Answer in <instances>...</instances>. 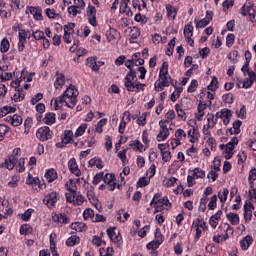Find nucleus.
I'll return each mask as SVG.
<instances>
[{"instance_id": "nucleus-30", "label": "nucleus", "mask_w": 256, "mask_h": 256, "mask_svg": "<svg viewBox=\"0 0 256 256\" xmlns=\"http://www.w3.org/2000/svg\"><path fill=\"white\" fill-rule=\"evenodd\" d=\"M88 167H96V169H103L105 165L103 164V160L99 157H94L88 161Z\"/></svg>"}, {"instance_id": "nucleus-27", "label": "nucleus", "mask_w": 256, "mask_h": 256, "mask_svg": "<svg viewBox=\"0 0 256 256\" xmlns=\"http://www.w3.org/2000/svg\"><path fill=\"white\" fill-rule=\"evenodd\" d=\"M44 177L48 183H53L58 177L57 170L54 168L46 170Z\"/></svg>"}, {"instance_id": "nucleus-5", "label": "nucleus", "mask_w": 256, "mask_h": 256, "mask_svg": "<svg viewBox=\"0 0 256 256\" xmlns=\"http://www.w3.org/2000/svg\"><path fill=\"white\" fill-rule=\"evenodd\" d=\"M208 229L209 228L207 227V222H205L203 218L198 217L195 220H193L191 225V232L194 235L195 241H199L203 233H205V231H208Z\"/></svg>"}, {"instance_id": "nucleus-39", "label": "nucleus", "mask_w": 256, "mask_h": 256, "mask_svg": "<svg viewBox=\"0 0 256 256\" xmlns=\"http://www.w3.org/2000/svg\"><path fill=\"white\" fill-rule=\"evenodd\" d=\"M226 219L231 223V225H239V214L230 212L226 214Z\"/></svg>"}, {"instance_id": "nucleus-32", "label": "nucleus", "mask_w": 256, "mask_h": 256, "mask_svg": "<svg viewBox=\"0 0 256 256\" xmlns=\"http://www.w3.org/2000/svg\"><path fill=\"white\" fill-rule=\"evenodd\" d=\"M189 173L196 179H205V170L201 169L200 167L189 170Z\"/></svg>"}, {"instance_id": "nucleus-19", "label": "nucleus", "mask_w": 256, "mask_h": 256, "mask_svg": "<svg viewBox=\"0 0 256 256\" xmlns=\"http://www.w3.org/2000/svg\"><path fill=\"white\" fill-rule=\"evenodd\" d=\"M127 123H131V112L125 111L122 116V120L119 124L118 132L123 135L125 133V129L127 127Z\"/></svg>"}, {"instance_id": "nucleus-25", "label": "nucleus", "mask_w": 256, "mask_h": 256, "mask_svg": "<svg viewBox=\"0 0 256 256\" xmlns=\"http://www.w3.org/2000/svg\"><path fill=\"white\" fill-rule=\"evenodd\" d=\"M6 121L13 125V127H19V125L23 123V117H21V115L14 114L12 116H7Z\"/></svg>"}, {"instance_id": "nucleus-28", "label": "nucleus", "mask_w": 256, "mask_h": 256, "mask_svg": "<svg viewBox=\"0 0 256 256\" xmlns=\"http://www.w3.org/2000/svg\"><path fill=\"white\" fill-rule=\"evenodd\" d=\"M130 147L134 151H139V153H143V151H147V148L145 147V145H143V143H141V141L139 140H132L130 142Z\"/></svg>"}, {"instance_id": "nucleus-13", "label": "nucleus", "mask_w": 256, "mask_h": 256, "mask_svg": "<svg viewBox=\"0 0 256 256\" xmlns=\"http://www.w3.org/2000/svg\"><path fill=\"white\" fill-rule=\"evenodd\" d=\"M86 15L88 19V23L92 25V27H96L97 25V9L95 6L90 5L86 9Z\"/></svg>"}, {"instance_id": "nucleus-11", "label": "nucleus", "mask_w": 256, "mask_h": 256, "mask_svg": "<svg viewBox=\"0 0 256 256\" xmlns=\"http://www.w3.org/2000/svg\"><path fill=\"white\" fill-rule=\"evenodd\" d=\"M57 201H59V192L56 191L48 193L43 199L44 205H47L49 209H53L57 205Z\"/></svg>"}, {"instance_id": "nucleus-50", "label": "nucleus", "mask_w": 256, "mask_h": 256, "mask_svg": "<svg viewBox=\"0 0 256 256\" xmlns=\"http://www.w3.org/2000/svg\"><path fill=\"white\" fill-rule=\"evenodd\" d=\"M120 13H126V15H129V0H121Z\"/></svg>"}, {"instance_id": "nucleus-42", "label": "nucleus", "mask_w": 256, "mask_h": 256, "mask_svg": "<svg viewBox=\"0 0 256 256\" xmlns=\"http://www.w3.org/2000/svg\"><path fill=\"white\" fill-rule=\"evenodd\" d=\"M227 197H229V189L224 188L218 192L220 203L225 204L227 202Z\"/></svg>"}, {"instance_id": "nucleus-43", "label": "nucleus", "mask_w": 256, "mask_h": 256, "mask_svg": "<svg viewBox=\"0 0 256 256\" xmlns=\"http://www.w3.org/2000/svg\"><path fill=\"white\" fill-rule=\"evenodd\" d=\"M87 127H89V124L83 123L81 124L75 131L74 137H83L85 135V131H87Z\"/></svg>"}, {"instance_id": "nucleus-4", "label": "nucleus", "mask_w": 256, "mask_h": 256, "mask_svg": "<svg viewBox=\"0 0 256 256\" xmlns=\"http://www.w3.org/2000/svg\"><path fill=\"white\" fill-rule=\"evenodd\" d=\"M218 233L220 234L213 237L214 243H223L224 241H227L229 236L235 233V230L229 223H221L218 227Z\"/></svg>"}, {"instance_id": "nucleus-54", "label": "nucleus", "mask_w": 256, "mask_h": 256, "mask_svg": "<svg viewBox=\"0 0 256 256\" xmlns=\"http://www.w3.org/2000/svg\"><path fill=\"white\" fill-rule=\"evenodd\" d=\"M80 239L78 236H71L66 240V245L68 247H75L79 243Z\"/></svg>"}, {"instance_id": "nucleus-40", "label": "nucleus", "mask_w": 256, "mask_h": 256, "mask_svg": "<svg viewBox=\"0 0 256 256\" xmlns=\"http://www.w3.org/2000/svg\"><path fill=\"white\" fill-rule=\"evenodd\" d=\"M241 120H236L233 123V127L230 129L231 135H239L241 133Z\"/></svg>"}, {"instance_id": "nucleus-10", "label": "nucleus", "mask_w": 256, "mask_h": 256, "mask_svg": "<svg viewBox=\"0 0 256 256\" xmlns=\"http://www.w3.org/2000/svg\"><path fill=\"white\" fill-rule=\"evenodd\" d=\"M241 15L248 16L251 23H256V7L251 3H245L241 8Z\"/></svg>"}, {"instance_id": "nucleus-29", "label": "nucleus", "mask_w": 256, "mask_h": 256, "mask_svg": "<svg viewBox=\"0 0 256 256\" xmlns=\"http://www.w3.org/2000/svg\"><path fill=\"white\" fill-rule=\"evenodd\" d=\"M63 85H65V75L57 73L54 81V87L60 91V89H63Z\"/></svg>"}, {"instance_id": "nucleus-24", "label": "nucleus", "mask_w": 256, "mask_h": 256, "mask_svg": "<svg viewBox=\"0 0 256 256\" xmlns=\"http://www.w3.org/2000/svg\"><path fill=\"white\" fill-rule=\"evenodd\" d=\"M221 215H223V211L218 210L214 215L210 217L209 225L212 227V229H217L219 221H221Z\"/></svg>"}, {"instance_id": "nucleus-55", "label": "nucleus", "mask_w": 256, "mask_h": 256, "mask_svg": "<svg viewBox=\"0 0 256 256\" xmlns=\"http://www.w3.org/2000/svg\"><path fill=\"white\" fill-rule=\"evenodd\" d=\"M141 57V53L137 52V53H134L132 55V61L134 62V64L136 65H144L145 64V60L139 58Z\"/></svg>"}, {"instance_id": "nucleus-37", "label": "nucleus", "mask_w": 256, "mask_h": 256, "mask_svg": "<svg viewBox=\"0 0 256 256\" xmlns=\"http://www.w3.org/2000/svg\"><path fill=\"white\" fill-rule=\"evenodd\" d=\"M17 89L15 94L13 95L12 99L16 103H20V101H23L25 99V94L23 93V88H15Z\"/></svg>"}, {"instance_id": "nucleus-31", "label": "nucleus", "mask_w": 256, "mask_h": 256, "mask_svg": "<svg viewBox=\"0 0 256 256\" xmlns=\"http://www.w3.org/2000/svg\"><path fill=\"white\" fill-rule=\"evenodd\" d=\"M253 244V237L251 236H245L241 241H240V247L243 251H247L249 247Z\"/></svg>"}, {"instance_id": "nucleus-61", "label": "nucleus", "mask_w": 256, "mask_h": 256, "mask_svg": "<svg viewBox=\"0 0 256 256\" xmlns=\"http://www.w3.org/2000/svg\"><path fill=\"white\" fill-rule=\"evenodd\" d=\"M68 13L72 17H77V15L81 14V10L79 8H77V6L72 5V6L68 7Z\"/></svg>"}, {"instance_id": "nucleus-6", "label": "nucleus", "mask_w": 256, "mask_h": 256, "mask_svg": "<svg viewBox=\"0 0 256 256\" xmlns=\"http://www.w3.org/2000/svg\"><path fill=\"white\" fill-rule=\"evenodd\" d=\"M150 205L154 207V213H161L165 207H171V202H169V198L161 197V194L157 193L152 198Z\"/></svg>"}, {"instance_id": "nucleus-34", "label": "nucleus", "mask_w": 256, "mask_h": 256, "mask_svg": "<svg viewBox=\"0 0 256 256\" xmlns=\"http://www.w3.org/2000/svg\"><path fill=\"white\" fill-rule=\"evenodd\" d=\"M71 229H74V231H77L78 233H83L84 231H87V225L83 222H75L71 224Z\"/></svg>"}, {"instance_id": "nucleus-45", "label": "nucleus", "mask_w": 256, "mask_h": 256, "mask_svg": "<svg viewBox=\"0 0 256 256\" xmlns=\"http://www.w3.org/2000/svg\"><path fill=\"white\" fill-rule=\"evenodd\" d=\"M181 93H183V87H176L175 91L171 94L170 100L175 103L179 97H181Z\"/></svg>"}, {"instance_id": "nucleus-56", "label": "nucleus", "mask_w": 256, "mask_h": 256, "mask_svg": "<svg viewBox=\"0 0 256 256\" xmlns=\"http://www.w3.org/2000/svg\"><path fill=\"white\" fill-rule=\"evenodd\" d=\"M63 29L64 33L73 35V33H75V23L70 22L68 24H65Z\"/></svg>"}, {"instance_id": "nucleus-14", "label": "nucleus", "mask_w": 256, "mask_h": 256, "mask_svg": "<svg viewBox=\"0 0 256 256\" xmlns=\"http://www.w3.org/2000/svg\"><path fill=\"white\" fill-rule=\"evenodd\" d=\"M107 235L109 239L117 245V247H121L123 245V237H121V234L115 232V228H108Z\"/></svg>"}, {"instance_id": "nucleus-57", "label": "nucleus", "mask_w": 256, "mask_h": 256, "mask_svg": "<svg viewBox=\"0 0 256 256\" xmlns=\"http://www.w3.org/2000/svg\"><path fill=\"white\" fill-rule=\"evenodd\" d=\"M35 213V210L32 208L27 209L23 214H21L22 221H29L31 219V215Z\"/></svg>"}, {"instance_id": "nucleus-7", "label": "nucleus", "mask_w": 256, "mask_h": 256, "mask_svg": "<svg viewBox=\"0 0 256 256\" xmlns=\"http://www.w3.org/2000/svg\"><path fill=\"white\" fill-rule=\"evenodd\" d=\"M33 77H35V73L29 74L27 70L23 69L20 77L11 82V87H13V89H19V87H21V81H24V83H31Z\"/></svg>"}, {"instance_id": "nucleus-23", "label": "nucleus", "mask_w": 256, "mask_h": 256, "mask_svg": "<svg viewBox=\"0 0 256 256\" xmlns=\"http://www.w3.org/2000/svg\"><path fill=\"white\" fill-rule=\"evenodd\" d=\"M19 160L14 155L9 156L4 163L0 165V167H4L5 169H8L9 171H13L15 169V165H17V162Z\"/></svg>"}, {"instance_id": "nucleus-35", "label": "nucleus", "mask_w": 256, "mask_h": 256, "mask_svg": "<svg viewBox=\"0 0 256 256\" xmlns=\"http://www.w3.org/2000/svg\"><path fill=\"white\" fill-rule=\"evenodd\" d=\"M166 11L168 19H171V21L175 20L177 17V9L171 6V4H168L166 5Z\"/></svg>"}, {"instance_id": "nucleus-64", "label": "nucleus", "mask_w": 256, "mask_h": 256, "mask_svg": "<svg viewBox=\"0 0 256 256\" xmlns=\"http://www.w3.org/2000/svg\"><path fill=\"white\" fill-rule=\"evenodd\" d=\"M177 181H179L177 178L170 177L164 180V187H175V183H177Z\"/></svg>"}, {"instance_id": "nucleus-8", "label": "nucleus", "mask_w": 256, "mask_h": 256, "mask_svg": "<svg viewBox=\"0 0 256 256\" xmlns=\"http://www.w3.org/2000/svg\"><path fill=\"white\" fill-rule=\"evenodd\" d=\"M169 124L168 120H160L159 121V133L156 136V140L161 143L162 141H167L169 139V135L171 133L169 132V128H167V125Z\"/></svg>"}, {"instance_id": "nucleus-9", "label": "nucleus", "mask_w": 256, "mask_h": 256, "mask_svg": "<svg viewBox=\"0 0 256 256\" xmlns=\"http://www.w3.org/2000/svg\"><path fill=\"white\" fill-rule=\"evenodd\" d=\"M239 145V139L237 137H233L225 146V149L222 153L224 159H231L233 157V151H235V146Z\"/></svg>"}, {"instance_id": "nucleus-26", "label": "nucleus", "mask_w": 256, "mask_h": 256, "mask_svg": "<svg viewBox=\"0 0 256 256\" xmlns=\"http://www.w3.org/2000/svg\"><path fill=\"white\" fill-rule=\"evenodd\" d=\"M52 221H54V223L67 225V223H69V218L65 214L52 213Z\"/></svg>"}, {"instance_id": "nucleus-52", "label": "nucleus", "mask_w": 256, "mask_h": 256, "mask_svg": "<svg viewBox=\"0 0 256 256\" xmlns=\"http://www.w3.org/2000/svg\"><path fill=\"white\" fill-rule=\"evenodd\" d=\"M175 111L177 112V115L180 119H183V121H185V119H187V114L185 113L183 108H181V105L176 104Z\"/></svg>"}, {"instance_id": "nucleus-36", "label": "nucleus", "mask_w": 256, "mask_h": 256, "mask_svg": "<svg viewBox=\"0 0 256 256\" xmlns=\"http://www.w3.org/2000/svg\"><path fill=\"white\" fill-rule=\"evenodd\" d=\"M65 187L70 193H77V182L74 179H69L65 183Z\"/></svg>"}, {"instance_id": "nucleus-49", "label": "nucleus", "mask_w": 256, "mask_h": 256, "mask_svg": "<svg viewBox=\"0 0 256 256\" xmlns=\"http://www.w3.org/2000/svg\"><path fill=\"white\" fill-rule=\"evenodd\" d=\"M207 201H209V198H207V196H204L200 199L198 209L201 213H205V211H207Z\"/></svg>"}, {"instance_id": "nucleus-41", "label": "nucleus", "mask_w": 256, "mask_h": 256, "mask_svg": "<svg viewBox=\"0 0 256 256\" xmlns=\"http://www.w3.org/2000/svg\"><path fill=\"white\" fill-rule=\"evenodd\" d=\"M55 121H56L55 113L53 112L45 114V117L43 118V123L45 125H53Z\"/></svg>"}, {"instance_id": "nucleus-3", "label": "nucleus", "mask_w": 256, "mask_h": 256, "mask_svg": "<svg viewBox=\"0 0 256 256\" xmlns=\"http://www.w3.org/2000/svg\"><path fill=\"white\" fill-rule=\"evenodd\" d=\"M158 77L159 79L154 83V89L157 93H161L165 87H169L173 83V78L169 75V63L163 62Z\"/></svg>"}, {"instance_id": "nucleus-20", "label": "nucleus", "mask_w": 256, "mask_h": 256, "mask_svg": "<svg viewBox=\"0 0 256 256\" xmlns=\"http://www.w3.org/2000/svg\"><path fill=\"white\" fill-rule=\"evenodd\" d=\"M106 37L109 43H117L121 39V34L115 28H110L106 32Z\"/></svg>"}, {"instance_id": "nucleus-12", "label": "nucleus", "mask_w": 256, "mask_h": 256, "mask_svg": "<svg viewBox=\"0 0 256 256\" xmlns=\"http://www.w3.org/2000/svg\"><path fill=\"white\" fill-rule=\"evenodd\" d=\"M36 137L39 141H49L53 137V132L48 126H43L36 131Z\"/></svg>"}, {"instance_id": "nucleus-63", "label": "nucleus", "mask_w": 256, "mask_h": 256, "mask_svg": "<svg viewBox=\"0 0 256 256\" xmlns=\"http://www.w3.org/2000/svg\"><path fill=\"white\" fill-rule=\"evenodd\" d=\"M142 142L144 143V147L148 149L150 140H149V132L147 130H144L142 132Z\"/></svg>"}, {"instance_id": "nucleus-46", "label": "nucleus", "mask_w": 256, "mask_h": 256, "mask_svg": "<svg viewBox=\"0 0 256 256\" xmlns=\"http://www.w3.org/2000/svg\"><path fill=\"white\" fill-rule=\"evenodd\" d=\"M33 127V119L26 118L24 121V133L25 135H29L31 128Z\"/></svg>"}, {"instance_id": "nucleus-62", "label": "nucleus", "mask_w": 256, "mask_h": 256, "mask_svg": "<svg viewBox=\"0 0 256 256\" xmlns=\"http://www.w3.org/2000/svg\"><path fill=\"white\" fill-rule=\"evenodd\" d=\"M26 185H39V178L33 177L31 174H28L26 179Z\"/></svg>"}, {"instance_id": "nucleus-60", "label": "nucleus", "mask_w": 256, "mask_h": 256, "mask_svg": "<svg viewBox=\"0 0 256 256\" xmlns=\"http://www.w3.org/2000/svg\"><path fill=\"white\" fill-rule=\"evenodd\" d=\"M83 203H85V197L76 192V196L74 198V204L73 205L81 206V205H83Z\"/></svg>"}, {"instance_id": "nucleus-16", "label": "nucleus", "mask_w": 256, "mask_h": 256, "mask_svg": "<svg viewBox=\"0 0 256 256\" xmlns=\"http://www.w3.org/2000/svg\"><path fill=\"white\" fill-rule=\"evenodd\" d=\"M73 141V131L71 130H65L63 133L62 141L56 143L57 149H62V147H65L66 145H69Z\"/></svg>"}, {"instance_id": "nucleus-51", "label": "nucleus", "mask_w": 256, "mask_h": 256, "mask_svg": "<svg viewBox=\"0 0 256 256\" xmlns=\"http://www.w3.org/2000/svg\"><path fill=\"white\" fill-rule=\"evenodd\" d=\"M105 125H107V118H103L100 121H98L95 128L96 133H103V127H105Z\"/></svg>"}, {"instance_id": "nucleus-47", "label": "nucleus", "mask_w": 256, "mask_h": 256, "mask_svg": "<svg viewBox=\"0 0 256 256\" xmlns=\"http://www.w3.org/2000/svg\"><path fill=\"white\" fill-rule=\"evenodd\" d=\"M130 39L133 41L135 39H137L138 37H140L141 35V31L139 30V28L137 27H130Z\"/></svg>"}, {"instance_id": "nucleus-15", "label": "nucleus", "mask_w": 256, "mask_h": 256, "mask_svg": "<svg viewBox=\"0 0 256 256\" xmlns=\"http://www.w3.org/2000/svg\"><path fill=\"white\" fill-rule=\"evenodd\" d=\"M216 117L217 119H222L223 124L227 126L231 121V117H233V113L231 110L224 108L216 113Z\"/></svg>"}, {"instance_id": "nucleus-2", "label": "nucleus", "mask_w": 256, "mask_h": 256, "mask_svg": "<svg viewBox=\"0 0 256 256\" xmlns=\"http://www.w3.org/2000/svg\"><path fill=\"white\" fill-rule=\"evenodd\" d=\"M133 65H135V62L132 60L125 61V67L130 70L124 78V87L130 93H141V91H145V87H147V85L136 80L137 72L133 70Z\"/></svg>"}, {"instance_id": "nucleus-33", "label": "nucleus", "mask_w": 256, "mask_h": 256, "mask_svg": "<svg viewBox=\"0 0 256 256\" xmlns=\"http://www.w3.org/2000/svg\"><path fill=\"white\" fill-rule=\"evenodd\" d=\"M187 135L190 138V143H197L199 141V128L190 129Z\"/></svg>"}, {"instance_id": "nucleus-1", "label": "nucleus", "mask_w": 256, "mask_h": 256, "mask_svg": "<svg viewBox=\"0 0 256 256\" xmlns=\"http://www.w3.org/2000/svg\"><path fill=\"white\" fill-rule=\"evenodd\" d=\"M77 97H79V90L71 84L61 96L51 100V107L55 111H59L62 107L73 109L77 105Z\"/></svg>"}, {"instance_id": "nucleus-53", "label": "nucleus", "mask_w": 256, "mask_h": 256, "mask_svg": "<svg viewBox=\"0 0 256 256\" xmlns=\"http://www.w3.org/2000/svg\"><path fill=\"white\" fill-rule=\"evenodd\" d=\"M219 80H217V77L212 78L210 84L208 85V91H217L219 89Z\"/></svg>"}, {"instance_id": "nucleus-18", "label": "nucleus", "mask_w": 256, "mask_h": 256, "mask_svg": "<svg viewBox=\"0 0 256 256\" xmlns=\"http://www.w3.org/2000/svg\"><path fill=\"white\" fill-rule=\"evenodd\" d=\"M193 31H194L193 23L190 22L184 26V37L188 45H190V47H193L195 43L191 38L193 37Z\"/></svg>"}, {"instance_id": "nucleus-59", "label": "nucleus", "mask_w": 256, "mask_h": 256, "mask_svg": "<svg viewBox=\"0 0 256 256\" xmlns=\"http://www.w3.org/2000/svg\"><path fill=\"white\" fill-rule=\"evenodd\" d=\"M255 181H256V168H252L249 171L248 183L249 185H254Z\"/></svg>"}, {"instance_id": "nucleus-38", "label": "nucleus", "mask_w": 256, "mask_h": 256, "mask_svg": "<svg viewBox=\"0 0 256 256\" xmlns=\"http://www.w3.org/2000/svg\"><path fill=\"white\" fill-rule=\"evenodd\" d=\"M11 47V44L9 43V39L7 37H4L0 42V53H7Z\"/></svg>"}, {"instance_id": "nucleus-58", "label": "nucleus", "mask_w": 256, "mask_h": 256, "mask_svg": "<svg viewBox=\"0 0 256 256\" xmlns=\"http://www.w3.org/2000/svg\"><path fill=\"white\" fill-rule=\"evenodd\" d=\"M208 209L209 211H215V209H217V195L211 197L208 203Z\"/></svg>"}, {"instance_id": "nucleus-48", "label": "nucleus", "mask_w": 256, "mask_h": 256, "mask_svg": "<svg viewBox=\"0 0 256 256\" xmlns=\"http://www.w3.org/2000/svg\"><path fill=\"white\" fill-rule=\"evenodd\" d=\"M174 136L176 137V139H179L180 141H185V139H187V133L185 132V130L181 128L175 131Z\"/></svg>"}, {"instance_id": "nucleus-17", "label": "nucleus", "mask_w": 256, "mask_h": 256, "mask_svg": "<svg viewBox=\"0 0 256 256\" xmlns=\"http://www.w3.org/2000/svg\"><path fill=\"white\" fill-rule=\"evenodd\" d=\"M103 181L107 187V189H109V191H115V188L117 187V178L114 176V174L111 173H107L105 174Z\"/></svg>"}, {"instance_id": "nucleus-22", "label": "nucleus", "mask_w": 256, "mask_h": 256, "mask_svg": "<svg viewBox=\"0 0 256 256\" xmlns=\"http://www.w3.org/2000/svg\"><path fill=\"white\" fill-rule=\"evenodd\" d=\"M68 169L70 173L76 177H81V170L79 169V165H77V160L75 158H71L68 161Z\"/></svg>"}, {"instance_id": "nucleus-21", "label": "nucleus", "mask_w": 256, "mask_h": 256, "mask_svg": "<svg viewBox=\"0 0 256 256\" xmlns=\"http://www.w3.org/2000/svg\"><path fill=\"white\" fill-rule=\"evenodd\" d=\"M27 11H28V13H30V15H32L34 17V19L36 21H43V14H42L43 10L41 9V7L29 6V7H27Z\"/></svg>"}, {"instance_id": "nucleus-44", "label": "nucleus", "mask_w": 256, "mask_h": 256, "mask_svg": "<svg viewBox=\"0 0 256 256\" xmlns=\"http://www.w3.org/2000/svg\"><path fill=\"white\" fill-rule=\"evenodd\" d=\"M16 109L13 106H3L0 108V117H5V115H9V113H15Z\"/></svg>"}]
</instances>
